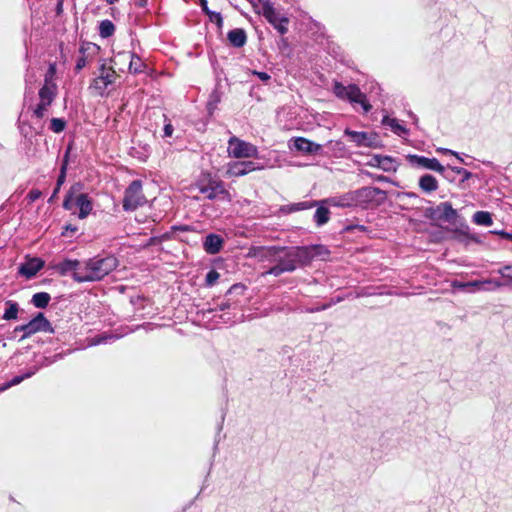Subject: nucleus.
I'll return each instance as SVG.
<instances>
[{
    "label": "nucleus",
    "mask_w": 512,
    "mask_h": 512,
    "mask_svg": "<svg viewBox=\"0 0 512 512\" xmlns=\"http://www.w3.org/2000/svg\"><path fill=\"white\" fill-rule=\"evenodd\" d=\"M118 264L119 261L114 255L90 258L83 263L84 273H76L75 281L78 283L100 281L114 271Z\"/></svg>",
    "instance_id": "f257e3e1"
},
{
    "label": "nucleus",
    "mask_w": 512,
    "mask_h": 512,
    "mask_svg": "<svg viewBox=\"0 0 512 512\" xmlns=\"http://www.w3.org/2000/svg\"><path fill=\"white\" fill-rule=\"evenodd\" d=\"M195 188L209 200L230 203L232 196L224 187V183L209 173L202 174L195 182Z\"/></svg>",
    "instance_id": "f03ea898"
},
{
    "label": "nucleus",
    "mask_w": 512,
    "mask_h": 512,
    "mask_svg": "<svg viewBox=\"0 0 512 512\" xmlns=\"http://www.w3.org/2000/svg\"><path fill=\"white\" fill-rule=\"evenodd\" d=\"M310 257L308 250L302 246L280 247L276 263L281 264L287 272H293L298 266L308 265Z\"/></svg>",
    "instance_id": "7ed1b4c3"
},
{
    "label": "nucleus",
    "mask_w": 512,
    "mask_h": 512,
    "mask_svg": "<svg viewBox=\"0 0 512 512\" xmlns=\"http://www.w3.org/2000/svg\"><path fill=\"white\" fill-rule=\"evenodd\" d=\"M333 93L342 100H348L350 103L360 104L365 112L371 110V105L367 102L366 95L360 90L356 84L343 85L341 82L335 81L333 85Z\"/></svg>",
    "instance_id": "20e7f679"
},
{
    "label": "nucleus",
    "mask_w": 512,
    "mask_h": 512,
    "mask_svg": "<svg viewBox=\"0 0 512 512\" xmlns=\"http://www.w3.org/2000/svg\"><path fill=\"white\" fill-rule=\"evenodd\" d=\"M355 196L357 208L363 209L378 207L387 199V194L384 190L372 186H365L355 190Z\"/></svg>",
    "instance_id": "39448f33"
},
{
    "label": "nucleus",
    "mask_w": 512,
    "mask_h": 512,
    "mask_svg": "<svg viewBox=\"0 0 512 512\" xmlns=\"http://www.w3.org/2000/svg\"><path fill=\"white\" fill-rule=\"evenodd\" d=\"M117 78L118 75L116 71L103 63L99 68V75L93 79L90 89H92L95 94L104 96Z\"/></svg>",
    "instance_id": "423d86ee"
},
{
    "label": "nucleus",
    "mask_w": 512,
    "mask_h": 512,
    "mask_svg": "<svg viewBox=\"0 0 512 512\" xmlns=\"http://www.w3.org/2000/svg\"><path fill=\"white\" fill-rule=\"evenodd\" d=\"M54 333L51 323L46 319L43 313L39 312L28 323L15 327L14 332H23L21 339H25L37 332Z\"/></svg>",
    "instance_id": "0eeeda50"
},
{
    "label": "nucleus",
    "mask_w": 512,
    "mask_h": 512,
    "mask_svg": "<svg viewBox=\"0 0 512 512\" xmlns=\"http://www.w3.org/2000/svg\"><path fill=\"white\" fill-rule=\"evenodd\" d=\"M146 202L142 193V182L140 180L132 181L126 188L123 198V209L125 211H134Z\"/></svg>",
    "instance_id": "6e6552de"
},
{
    "label": "nucleus",
    "mask_w": 512,
    "mask_h": 512,
    "mask_svg": "<svg viewBox=\"0 0 512 512\" xmlns=\"http://www.w3.org/2000/svg\"><path fill=\"white\" fill-rule=\"evenodd\" d=\"M424 215L430 220L443 221L449 224H455L458 218V213L450 202H442L436 207H429L425 210Z\"/></svg>",
    "instance_id": "1a4fd4ad"
},
{
    "label": "nucleus",
    "mask_w": 512,
    "mask_h": 512,
    "mask_svg": "<svg viewBox=\"0 0 512 512\" xmlns=\"http://www.w3.org/2000/svg\"><path fill=\"white\" fill-rule=\"evenodd\" d=\"M344 135L357 147L377 148L380 146V140L377 134L370 132H358L346 128Z\"/></svg>",
    "instance_id": "9d476101"
},
{
    "label": "nucleus",
    "mask_w": 512,
    "mask_h": 512,
    "mask_svg": "<svg viewBox=\"0 0 512 512\" xmlns=\"http://www.w3.org/2000/svg\"><path fill=\"white\" fill-rule=\"evenodd\" d=\"M228 143V152L235 158L255 157L258 153V150L254 145L240 140L235 136L231 137Z\"/></svg>",
    "instance_id": "9b49d317"
},
{
    "label": "nucleus",
    "mask_w": 512,
    "mask_h": 512,
    "mask_svg": "<svg viewBox=\"0 0 512 512\" xmlns=\"http://www.w3.org/2000/svg\"><path fill=\"white\" fill-rule=\"evenodd\" d=\"M50 268L56 271L61 276H66L72 273V278L75 280L76 273H84L83 265L77 259H64L59 262H52Z\"/></svg>",
    "instance_id": "f8f14e48"
},
{
    "label": "nucleus",
    "mask_w": 512,
    "mask_h": 512,
    "mask_svg": "<svg viewBox=\"0 0 512 512\" xmlns=\"http://www.w3.org/2000/svg\"><path fill=\"white\" fill-rule=\"evenodd\" d=\"M321 203L338 208H357L355 190L323 199Z\"/></svg>",
    "instance_id": "ddd939ff"
},
{
    "label": "nucleus",
    "mask_w": 512,
    "mask_h": 512,
    "mask_svg": "<svg viewBox=\"0 0 512 512\" xmlns=\"http://www.w3.org/2000/svg\"><path fill=\"white\" fill-rule=\"evenodd\" d=\"M257 169H260V167L256 162L236 161L228 165L227 174L229 176L240 177Z\"/></svg>",
    "instance_id": "4468645a"
},
{
    "label": "nucleus",
    "mask_w": 512,
    "mask_h": 512,
    "mask_svg": "<svg viewBox=\"0 0 512 512\" xmlns=\"http://www.w3.org/2000/svg\"><path fill=\"white\" fill-rule=\"evenodd\" d=\"M407 158L411 164L418 167L435 172H444V166L436 158H427L419 155H408Z\"/></svg>",
    "instance_id": "2eb2a0df"
},
{
    "label": "nucleus",
    "mask_w": 512,
    "mask_h": 512,
    "mask_svg": "<svg viewBox=\"0 0 512 512\" xmlns=\"http://www.w3.org/2000/svg\"><path fill=\"white\" fill-rule=\"evenodd\" d=\"M263 14L266 19L271 22L274 27L278 30V32H286V24L288 23L287 18H280L273 6L267 2L263 5Z\"/></svg>",
    "instance_id": "dca6fc26"
},
{
    "label": "nucleus",
    "mask_w": 512,
    "mask_h": 512,
    "mask_svg": "<svg viewBox=\"0 0 512 512\" xmlns=\"http://www.w3.org/2000/svg\"><path fill=\"white\" fill-rule=\"evenodd\" d=\"M293 146L296 150L310 155L319 154L322 150V146L320 144L310 141L304 137L294 138Z\"/></svg>",
    "instance_id": "f3484780"
},
{
    "label": "nucleus",
    "mask_w": 512,
    "mask_h": 512,
    "mask_svg": "<svg viewBox=\"0 0 512 512\" xmlns=\"http://www.w3.org/2000/svg\"><path fill=\"white\" fill-rule=\"evenodd\" d=\"M44 266V261L40 258L34 257L28 259L19 268V273L26 278L34 277Z\"/></svg>",
    "instance_id": "a211bd4d"
},
{
    "label": "nucleus",
    "mask_w": 512,
    "mask_h": 512,
    "mask_svg": "<svg viewBox=\"0 0 512 512\" xmlns=\"http://www.w3.org/2000/svg\"><path fill=\"white\" fill-rule=\"evenodd\" d=\"M502 280L486 279V284H493L494 287L512 286V265H504L497 270Z\"/></svg>",
    "instance_id": "6ab92c4d"
},
{
    "label": "nucleus",
    "mask_w": 512,
    "mask_h": 512,
    "mask_svg": "<svg viewBox=\"0 0 512 512\" xmlns=\"http://www.w3.org/2000/svg\"><path fill=\"white\" fill-rule=\"evenodd\" d=\"M75 206L79 209V219H85L93 209L92 201L86 193H80L75 197Z\"/></svg>",
    "instance_id": "aec40b11"
},
{
    "label": "nucleus",
    "mask_w": 512,
    "mask_h": 512,
    "mask_svg": "<svg viewBox=\"0 0 512 512\" xmlns=\"http://www.w3.org/2000/svg\"><path fill=\"white\" fill-rule=\"evenodd\" d=\"M224 244V239L218 234H208L204 241L203 247L208 254H217L220 252Z\"/></svg>",
    "instance_id": "412c9836"
},
{
    "label": "nucleus",
    "mask_w": 512,
    "mask_h": 512,
    "mask_svg": "<svg viewBox=\"0 0 512 512\" xmlns=\"http://www.w3.org/2000/svg\"><path fill=\"white\" fill-rule=\"evenodd\" d=\"M374 165L385 172H394L397 170L398 163L390 156L375 155L372 158Z\"/></svg>",
    "instance_id": "4be33fe9"
},
{
    "label": "nucleus",
    "mask_w": 512,
    "mask_h": 512,
    "mask_svg": "<svg viewBox=\"0 0 512 512\" xmlns=\"http://www.w3.org/2000/svg\"><path fill=\"white\" fill-rule=\"evenodd\" d=\"M58 92L57 85H44L39 89L38 95L41 102L52 104Z\"/></svg>",
    "instance_id": "5701e85b"
},
{
    "label": "nucleus",
    "mask_w": 512,
    "mask_h": 512,
    "mask_svg": "<svg viewBox=\"0 0 512 512\" xmlns=\"http://www.w3.org/2000/svg\"><path fill=\"white\" fill-rule=\"evenodd\" d=\"M317 209L314 213L313 219L317 226L325 225L330 219V211L329 206L326 204H322L321 201H318L316 205Z\"/></svg>",
    "instance_id": "b1692460"
},
{
    "label": "nucleus",
    "mask_w": 512,
    "mask_h": 512,
    "mask_svg": "<svg viewBox=\"0 0 512 512\" xmlns=\"http://www.w3.org/2000/svg\"><path fill=\"white\" fill-rule=\"evenodd\" d=\"M318 204V201H303L298 203H291L284 205L280 208V211L285 214L294 213L301 210H307L315 207Z\"/></svg>",
    "instance_id": "393cba45"
},
{
    "label": "nucleus",
    "mask_w": 512,
    "mask_h": 512,
    "mask_svg": "<svg viewBox=\"0 0 512 512\" xmlns=\"http://www.w3.org/2000/svg\"><path fill=\"white\" fill-rule=\"evenodd\" d=\"M280 251L279 246H271V247H259L255 255L259 257L261 260H267L269 262H276L278 258V254Z\"/></svg>",
    "instance_id": "a878e982"
},
{
    "label": "nucleus",
    "mask_w": 512,
    "mask_h": 512,
    "mask_svg": "<svg viewBox=\"0 0 512 512\" xmlns=\"http://www.w3.org/2000/svg\"><path fill=\"white\" fill-rule=\"evenodd\" d=\"M419 187L425 193H431L438 189V182L431 174H424L419 179Z\"/></svg>",
    "instance_id": "bb28decb"
},
{
    "label": "nucleus",
    "mask_w": 512,
    "mask_h": 512,
    "mask_svg": "<svg viewBox=\"0 0 512 512\" xmlns=\"http://www.w3.org/2000/svg\"><path fill=\"white\" fill-rule=\"evenodd\" d=\"M303 249L308 250L309 255V264L315 257H326L330 254L329 250L323 245H310V246H302Z\"/></svg>",
    "instance_id": "cd10ccee"
},
{
    "label": "nucleus",
    "mask_w": 512,
    "mask_h": 512,
    "mask_svg": "<svg viewBox=\"0 0 512 512\" xmlns=\"http://www.w3.org/2000/svg\"><path fill=\"white\" fill-rule=\"evenodd\" d=\"M382 124L385 126H390L392 131L399 136L408 133V130L403 125H401L396 118L385 116L382 120Z\"/></svg>",
    "instance_id": "c85d7f7f"
},
{
    "label": "nucleus",
    "mask_w": 512,
    "mask_h": 512,
    "mask_svg": "<svg viewBox=\"0 0 512 512\" xmlns=\"http://www.w3.org/2000/svg\"><path fill=\"white\" fill-rule=\"evenodd\" d=\"M484 282H486V280H483V281L475 280V281H471V282L455 284L454 286L460 287L463 289L468 288V287H476L478 290H484V291H493V290H496L499 288V287H494L493 284H486Z\"/></svg>",
    "instance_id": "c756f323"
},
{
    "label": "nucleus",
    "mask_w": 512,
    "mask_h": 512,
    "mask_svg": "<svg viewBox=\"0 0 512 512\" xmlns=\"http://www.w3.org/2000/svg\"><path fill=\"white\" fill-rule=\"evenodd\" d=\"M5 305L7 308L5 309V312L2 316V318L7 321L17 319L18 311H19L18 303L14 302L12 300H7L5 302Z\"/></svg>",
    "instance_id": "7c9ffc66"
},
{
    "label": "nucleus",
    "mask_w": 512,
    "mask_h": 512,
    "mask_svg": "<svg viewBox=\"0 0 512 512\" xmlns=\"http://www.w3.org/2000/svg\"><path fill=\"white\" fill-rule=\"evenodd\" d=\"M99 49L100 47L97 44L83 41L79 48V54L92 58L98 53Z\"/></svg>",
    "instance_id": "2f4dec72"
},
{
    "label": "nucleus",
    "mask_w": 512,
    "mask_h": 512,
    "mask_svg": "<svg viewBox=\"0 0 512 512\" xmlns=\"http://www.w3.org/2000/svg\"><path fill=\"white\" fill-rule=\"evenodd\" d=\"M35 372H36L35 370H31V371L26 372L23 375H17L15 377H13L10 381H8L0 386V391L3 392L12 386L20 384L23 380L32 377L35 374Z\"/></svg>",
    "instance_id": "473e14b6"
},
{
    "label": "nucleus",
    "mask_w": 512,
    "mask_h": 512,
    "mask_svg": "<svg viewBox=\"0 0 512 512\" xmlns=\"http://www.w3.org/2000/svg\"><path fill=\"white\" fill-rule=\"evenodd\" d=\"M473 222L482 226H491L493 224L492 216L487 211H477L474 213Z\"/></svg>",
    "instance_id": "72a5a7b5"
},
{
    "label": "nucleus",
    "mask_w": 512,
    "mask_h": 512,
    "mask_svg": "<svg viewBox=\"0 0 512 512\" xmlns=\"http://www.w3.org/2000/svg\"><path fill=\"white\" fill-rule=\"evenodd\" d=\"M51 300V296L46 292H38L32 297V304L37 308H46Z\"/></svg>",
    "instance_id": "f704fd0d"
},
{
    "label": "nucleus",
    "mask_w": 512,
    "mask_h": 512,
    "mask_svg": "<svg viewBox=\"0 0 512 512\" xmlns=\"http://www.w3.org/2000/svg\"><path fill=\"white\" fill-rule=\"evenodd\" d=\"M129 57V71L134 74L141 73L145 67L142 60L134 54H130Z\"/></svg>",
    "instance_id": "c9c22d12"
},
{
    "label": "nucleus",
    "mask_w": 512,
    "mask_h": 512,
    "mask_svg": "<svg viewBox=\"0 0 512 512\" xmlns=\"http://www.w3.org/2000/svg\"><path fill=\"white\" fill-rule=\"evenodd\" d=\"M117 338H118V336H116V335L103 333V334L96 335V336L92 337L91 339H89V345L96 346V345H99L102 343H107L109 340H114Z\"/></svg>",
    "instance_id": "e433bc0d"
},
{
    "label": "nucleus",
    "mask_w": 512,
    "mask_h": 512,
    "mask_svg": "<svg viewBox=\"0 0 512 512\" xmlns=\"http://www.w3.org/2000/svg\"><path fill=\"white\" fill-rule=\"evenodd\" d=\"M56 77V63H50L49 67L44 75V85H57L55 83Z\"/></svg>",
    "instance_id": "4c0bfd02"
},
{
    "label": "nucleus",
    "mask_w": 512,
    "mask_h": 512,
    "mask_svg": "<svg viewBox=\"0 0 512 512\" xmlns=\"http://www.w3.org/2000/svg\"><path fill=\"white\" fill-rule=\"evenodd\" d=\"M66 121L63 118H52L50 121V129L54 133H61L66 128Z\"/></svg>",
    "instance_id": "58836bf2"
},
{
    "label": "nucleus",
    "mask_w": 512,
    "mask_h": 512,
    "mask_svg": "<svg viewBox=\"0 0 512 512\" xmlns=\"http://www.w3.org/2000/svg\"><path fill=\"white\" fill-rule=\"evenodd\" d=\"M50 106V104L39 101V103L33 109V116L38 119L44 118Z\"/></svg>",
    "instance_id": "ea45409f"
},
{
    "label": "nucleus",
    "mask_w": 512,
    "mask_h": 512,
    "mask_svg": "<svg viewBox=\"0 0 512 512\" xmlns=\"http://www.w3.org/2000/svg\"><path fill=\"white\" fill-rule=\"evenodd\" d=\"M229 42L234 47H242L246 43V34H227Z\"/></svg>",
    "instance_id": "a19ab883"
},
{
    "label": "nucleus",
    "mask_w": 512,
    "mask_h": 512,
    "mask_svg": "<svg viewBox=\"0 0 512 512\" xmlns=\"http://www.w3.org/2000/svg\"><path fill=\"white\" fill-rule=\"evenodd\" d=\"M73 190L74 187H71V189L67 192L65 199L63 201V208L65 210L71 211L73 207L75 206V198L73 197Z\"/></svg>",
    "instance_id": "79ce46f5"
},
{
    "label": "nucleus",
    "mask_w": 512,
    "mask_h": 512,
    "mask_svg": "<svg viewBox=\"0 0 512 512\" xmlns=\"http://www.w3.org/2000/svg\"><path fill=\"white\" fill-rule=\"evenodd\" d=\"M206 14L209 17V21L216 25V29H221L222 28L223 20H222V17H221L220 13L209 11Z\"/></svg>",
    "instance_id": "37998d69"
},
{
    "label": "nucleus",
    "mask_w": 512,
    "mask_h": 512,
    "mask_svg": "<svg viewBox=\"0 0 512 512\" xmlns=\"http://www.w3.org/2000/svg\"><path fill=\"white\" fill-rule=\"evenodd\" d=\"M453 171L456 175H460V182L463 183L472 177V173L462 167H453Z\"/></svg>",
    "instance_id": "c03bdc74"
},
{
    "label": "nucleus",
    "mask_w": 512,
    "mask_h": 512,
    "mask_svg": "<svg viewBox=\"0 0 512 512\" xmlns=\"http://www.w3.org/2000/svg\"><path fill=\"white\" fill-rule=\"evenodd\" d=\"M219 277H220V275L216 270H210L206 274V278H205L206 285L209 287L213 286L217 282Z\"/></svg>",
    "instance_id": "a18cd8bd"
},
{
    "label": "nucleus",
    "mask_w": 512,
    "mask_h": 512,
    "mask_svg": "<svg viewBox=\"0 0 512 512\" xmlns=\"http://www.w3.org/2000/svg\"><path fill=\"white\" fill-rule=\"evenodd\" d=\"M287 272L286 270H284V268L282 267L281 264H276L274 266H272L269 270H267L266 272L263 273V275H273V276H280L281 274Z\"/></svg>",
    "instance_id": "49530a36"
},
{
    "label": "nucleus",
    "mask_w": 512,
    "mask_h": 512,
    "mask_svg": "<svg viewBox=\"0 0 512 512\" xmlns=\"http://www.w3.org/2000/svg\"><path fill=\"white\" fill-rule=\"evenodd\" d=\"M446 180L449 182H455L456 181V174L453 171V167L448 166L444 167V172H439Z\"/></svg>",
    "instance_id": "de8ad7c7"
},
{
    "label": "nucleus",
    "mask_w": 512,
    "mask_h": 512,
    "mask_svg": "<svg viewBox=\"0 0 512 512\" xmlns=\"http://www.w3.org/2000/svg\"><path fill=\"white\" fill-rule=\"evenodd\" d=\"M67 157H68V155L66 154L64 163H63V165L61 167L60 174H59L58 179H57V185L56 186H58V188L61 187V185L64 183L65 178H66Z\"/></svg>",
    "instance_id": "09e8293b"
},
{
    "label": "nucleus",
    "mask_w": 512,
    "mask_h": 512,
    "mask_svg": "<svg viewBox=\"0 0 512 512\" xmlns=\"http://www.w3.org/2000/svg\"><path fill=\"white\" fill-rule=\"evenodd\" d=\"M115 29V26L112 21L110 20H103L99 24V32H113Z\"/></svg>",
    "instance_id": "8fccbe9b"
},
{
    "label": "nucleus",
    "mask_w": 512,
    "mask_h": 512,
    "mask_svg": "<svg viewBox=\"0 0 512 512\" xmlns=\"http://www.w3.org/2000/svg\"><path fill=\"white\" fill-rule=\"evenodd\" d=\"M89 59V57L80 54L76 60L75 71H81L87 65Z\"/></svg>",
    "instance_id": "3c124183"
},
{
    "label": "nucleus",
    "mask_w": 512,
    "mask_h": 512,
    "mask_svg": "<svg viewBox=\"0 0 512 512\" xmlns=\"http://www.w3.org/2000/svg\"><path fill=\"white\" fill-rule=\"evenodd\" d=\"M219 102H220V97L216 93H213L210 96V100H209L208 106H207L210 114H212L213 110L216 108V106Z\"/></svg>",
    "instance_id": "603ef678"
},
{
    "label": "nucleus",
    "mask_w": 512,
    "mask_h": 512,
    "mask_svg": "<svg viewBox=\"0 0 512 512\" xmlns=\"http://www.w3.org/2000/svg\"><path fill=\"white\" fill-rule=\"evenodd\" d=\"M78 228L74 225H71V224H67L64 226L63 228V231H62V236L64 237H68L69 236V233H75L77 232Z\"/></svg>",
    "instance_id": "864d4df0"
},
{
    "label": "nucleus",
    "mask_w": 512,
    "mask_h": 512,
    "mask_svg": "<svg viewBox=\"0 0 512 512\" xmlns=\"http://www.w3.org/2000/svg\"><path fill=\"white\" fill-rule=\"evenodd\" d=\"M173 131H174L173 125L170 122L165 123L164 128H163V137H171L173 134Z\"/></svg>",
    "instance_id": "5fc2aeb1"
},
{
    "label": "nucleus",
    "mask_w": 512,
    "mask_h": 512,
    "mask_svg": "<svg viewBox=\"0 0 512 512\" xmlns=\"http://www.w3.org/2000/svg\"><path fill=\"white\" fill-rule=\"evenodd\" d=\"M245 290V286L242 285V284H234L233 286H231L229 288V290L227 291V295H230L234 292H240V293H243Z\"/></svg>",
    "instance_id": "6e6d98bb"
},
{
    "label": "nucleus",
    "mask_w": 512,
    "mask_h": 512,
    "mask_svg": "<svg viewBox=\"0 0 512 512\" xmlns=\"http://www.w3.org/2000/svg\"><path fill=\"white\" fill-rule=\"evenodd\" d=\"M42 193L40 190H36V189H33L31 190L29 193H28V199L31 201V202H34L36 200H38L40 197H41Z\"/></svg>",
    "instance_id": "4d7b16f0"
},
{
    "label": "nucleus",
    "mask_w": 512,
    "mask_h": 512,
    "mask_svg": "<svg viewBox=\"0 0 512 512\" xmlns=\"http://www.w3.org/2000/svg\"><path fill=\"white\" fill-rule=\"evenodd\" d=\"M253 73L263 82H266L271 78L270 75L266 72L254 71Z\"/></svg>",
    "instance_id": "13d9d810"
},
{
    "label": "nucleus",
    "mask_w": 512,
    "mask_h": 512,
    "mask_svg": "<svg viewBox=\"0 0 512 512\" xmlns=\"http://www.w3.org/2000/svg\"><path fill=\"white\" fill-rule=\"evenodd\" d=\"M492 233L500 235L502 238L512 241V233L505 232V231H497V230L493 231Z\"/></svg>",
    "instance_id": "bf43d9fd"
},
{
    "label": "nucleus",
    "mask_w": 512,
    "mask_h": 512,
    "mask_svg": "<svg viewBox=\"0 0 512 512\" xmlns=\"http://www.w3.org/2000/svg\"><path fill=\"white\" fill-rule=\"evenodd\" d=\"M232 304L229 302V301H225V302H222L218 308L220 311H223V310H226V309H229L231 308Z\"/></svg>",
    "instance_id": "052dcab7"
},
{
    "label": "nucleus",
    "mask_w": 512,
    "mask_h": 512,
    "mask_svg": "<svg viewBox=\"0 0 512 512\" xmlns=\"http://www.w3.org/2000/svg\"><path fill=\"white\" fill-rule=\"evenodd\" d=\"M400 198H403V197H409V198H418V195L413 193V192H404V193H401L399 195Z\"/></svg>",
    "instance_id": "680f3d73"
},
{
    "label": "nucleus",
    "mask_w": 512,
    "mask_h": 512,
    "mask_svg": "<svg viewBox=\"0 0 512 512\" xmlns=\"http://www.w3.org/2000/svg\"><path fill=\"white\" fill-rule=\"evenodd\" d=\"M309 29L310 30H314V29L320 30V29H322V26L319 22H312V26H310Z\"/></svg>",
    "instance_id": "e2e57ef3"
},
{
    "label": "nucleus",
    "mask_w": 512,
    "mask_h": 512,
    "mask_svg": "<svg viewBox=\"0 0 512 512\" xmlns=\"http://www.w3.org/2000/svg\"><path fill=\"white\" fill-rule=\"evenodd\" d=\"M60 188H58V186L55 187L54 191H53V194L52 196L49 198L48 202L51 203L54 199V197L57 195V193L59 192Z\"/></svg>",
    "instance_id": "0e129e2a"
},
{
    "label": "nucleus",
    "mask_w": 512,
    "mask_h": 512,
    "mask_svg": "<svg viewBox=\"0 0 512 512\" xmlns=\"http://www.w3.org/2000/svg\"><path fill=\"white\" fill-rule=\"evenodd\" d=\"M200 3H201L203 11H205L206 13L209 12L208 7H207V0H200Z\"/></svg>",
    "instance_id": "69168bd1"
},
{
    "label": "nucleus",
    "mask_w": 512,
    "mask_h": 512,
    "mask_svg": "<svg viewBox=\"0 0 512 512\" xmlns=\"http://www.w3.org/2000/svg\"><path fill=\"white\" fill-rule=\"evenodd\" d=\"M445 152L455 155L459 161L463 162V159L459 156V154L457 152H454L449 149H445Z\"/></svg>",
    "instance_id": "338daca9"
},
{
    "label": "nucleus",
    "mask_w": 512,
    "mask_h": 512,
    "mask_svg": "<svg viewBox=\"0 0 512 512\" xmlns=\"http://www.w3.org/2000/svg\"><path fill=\"white\" fill-rule=\"evenodd\" d=\"M329 307H330V304H324V305H322V306H321V307H319V308L312 309L311 311H312V312H314V311H321V310H325V309H327V308H329Z\"/></svg>",
    "instance_id": "774afa93"
}]
</instances>
